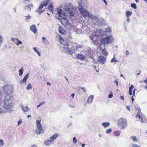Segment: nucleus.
I'll return each mask as SVG.
<instances>
[{
  "instance_id": "nucleus-62",
  "label": "nucleus",
  "mask_w": 147,
  "mask_h": 147,
  "mask_svg": "<svg viewBox=\"0 0 147 147\" xmlns=\"http://www.w3.org/2000/svg\"><path fill=\"white\" fill-rule=\"evenodd\" d=\"M36 53H37L38 54V56H40V55H40V53L39 52H38V51L37 52H36Z\"/></svg>"
},
{
  "instance_id": "nucleus-38",
  "label": "nucleus",
  "mask_w": 147,
  "mask_h": 147,
  "mask_svg": "<svg viewBox=\"0 0 147 147\" xmlns=\"http://www.w3.org/2000/svg\"><path fill=\"white\" fill-rule=\"evenodd\" d=\"M111 31V29L109 27L108 28H106V29H104L102 30L103 32H110Z\"/></svg>"
},
{
  "instance_id": "nucleus-9",
  "label": "nucleus",
  "mask_w": 147,
  "mask_h": 147,
  "mask_svg": "<svg viewBox=\"0 0 147 147\" xmlns=\"http://www.w3.org/2000/svg\"><path fill=\"white\" fill-rule=\"evenodd\" d=\"M97 61L101 64H104L106 61V57L102 55H100L98 57Z\"/></svg>"
},
{
  "instance_id": "nucleus-25",
  "label": "nucleus",
  "mask_w": 147,
  "mask_h": 147,
  "mask_svg": "<svg viewBox=\"0 0 147 147\" xmlns=\"http://www.w3.org/2000/svg\"><path fill=\"white\" fill-rule=\"evenodd\" d=\"M130 138L132 139L133 141L135 142H138L139 141V140L137 139L136 136H131L130 137Z\"/></svg>"
},
{
  "instance_id": "nucleus-42",
  "label": "nucleus",
  "mask_w": 147,
  "mask_h": 147,
  "mask_svg": "<svg viewBox=\"0 0 147 147\" xmlns=\"http://www.w3.org/2000/svg\"><path fill=\"white\" fill-rule=\"evenodd\" d=\"M132 147H141L140 146L136 144H132L131 145Z\"/></svg>"
},
{
  "instance_id": "nucleus-29",
  "label": "nucleus",
  "mask_w": 147,
  "mask_h": 147,
  "mask_svg": "<svg viewBox=\"0 0 147 147\" xmlns=\"http://www.w3.org/2000/svg\"><path fill=\"white\" fill-rule=\"evenodd\" d=\"M132 14V13L129 10L126 11V16L127 17H130Z\"/></svg>"
},
{
  "instance_id": "nucleus-24",
  "label": "nucleus",
  "mask_w": 147,
  "mask_h": 147,
  "mask_svg": "<svg viewBox=\"0 0 147 147\" xmlns=\"http://www.w3.org/2000/svg\"><path fill=\"white\" fill-rule=\"evenodd\" d=\"M44 6V5L43 4V2H41L39 6V8L36 10V11L38 12L40 11L42 9Z\"/></svg>"
},
{
  "instance_id": "nucleus-1",
  "label": "nucleus",
  "mask_w": 147,
  "mask_h": 147,
  "mask_svg": "<svg viewBox=\"0 0 147 147\" xmlns=\"http://www.w3.org/2000/svg\"><path fill=\"white\" fill-rule=\"evenodd\" d=\"M57 13L55 16L56 18L60 20L61 24L64 25L63 23H65V25L67 24L68 21L66 20L67 15L61 9L58 8L57 9Z\"/></svg>"
},
{
  "instance_id": "nucleus-50",
  "label": "nucleus",
  "mask_w": 147,
  "mask_h": 147,
  "mask_svg": "<svg viewBox=\"0 0 147 147\" xmlns=\"http://www.w3.org/2000/svg\"><path fill=\"white\" fill-rule=\"evenodd\" d=\"M113 97V94H110L109 95V98H112Z\"/></svg>"
},
{
  "instance_id": "nucleus-52",
  "label": "nucleus",
  "mask_w": 147,
  "mask_h": 147,
  "mask_svg": "<svg viewBox=\"0 0 147 147\" xmlns=\"http://www.w3.org/2000/svg\"><path fill=\"white\" fill-rule=\"evenodd\" d=\"M80 88L82 89L83 91L84 92H86V90L85 89V88L84 87H79Z\"/></svg>"
},
{
  "instance_id": "nucleus-41",
  "label": "nucleus",
  "mask_w": 147,
  "mask_h": 147,
  "mask_svg": "<svg viewBox=\"0 0 147 147\" xmlns=\"http://www.w3.org/2000/svg\"><path fill=\"white\" fill-rule=\"evenodd\" d=\"M32 88V86L31 84H28V86L26 87V89L27 90H29L30 89H31Z\"/></svg>"
},
{
  "instance_id": "nucleus-40",
  "label": "nucleus",
  "mask_w": 147,
  "mask_h": 147,
  "mask_svg": "<svg viewBox=\"0 0 147 147\" xmlns=\"http://www.w3.org/2000/svg\"><path fill=\"white\" fill-rule=\"evenodd\" d=\"M131 7L135 9H136L137 8L136 5L135 3H131Z\"/></svg>"
},
{
  "instance_id": "nucleus-30",
  "label": "nucleus",
  "mask_w": 147,
  "mask_h": 147,
  "mask_svg": "<svg viewBox=\"0 0 147 147\" xmlns=\"http://www.w3.org/2000/svg\"><path fill=\"white\" fill-rule=\"evenodd\" d=\"M64 9L66 11L67 13L71 11L69 7H67V6L65 5L64 6Z\"/></svg>"
},
{
  "instance_id": "nucleus-10",
  "label": "nucleus",
  "mask_w": 147,
  "mask_h": 147,
  "mask_svg": "<svg viewBox=\"0 0 147 147\" xmlns=\"http://www.w3.org/2000/svg\"><path fill=\"white\" fill-rule=\"evenodd\" d=\"M89 35L90 37V38L91 40H93V38L94 37L96 36L97 37L98 36V34L97 33V32H94V31L93 32H90L89 33Z\"/></svg>"
},
{
  "instance_id": "nucleus-48",
  "label": "nucleus",
  "mask_w": 147,
  "mask_h": 147,
  "mask_svg": "<svg viewBox=\"0 0 147 147\" xmlns=\"http://www.w3.org/2000/svg\"><path fill=\"white\" fill-rule=\"evenodd\" d=\"M22 123V120L21 119L19 121H18V125H19L20 124H21Z\"/></svg>"
},
{
  "instance_id": "nucleus-35",
  "label": "nucleus",
  "mask_w": 147,
  "mask_h": 147,
  "mask_svg": "<svg viewBox=\"0 0 147 147\" xmlns=\"http://www.w3.org/2000/svg\"><path fill=\"white\" fill-rule=\"evenodd\" d=\"M23 69L21 68L19 71V75L20 76H21L23 73Z\"/></svg>"
},
{
  "instance_id": "nucleus-44",
  "label": "nucleus",
  "mask_w": 147,
  "mask_h": 147,
  "mask_svg": "<svg viewBox=\"0 0 147 147\" xmlns=\"http://www.w3.org/2000/svg\"><path fill=\"white\" fill-rule=\"evenodd\" d=\"M117 60H116L115 58V57H114L113 58H112L111 60V62H117Z\"/></svg>"
},
{
  "instance_id": "nucleus-8",
  "label": "nucleus",
  "mask_w": 147,
  "mask_h": 147,
  "mask_svg": "<svg viewBox=\"0 0 147 147\" xmlns=\"http://www.w3.org/2000/svg\"><path fill=\"white\" fill-rule=\"evenodd\" d=\"M78 3L79 9L84 8L87 6V2L85 0H80Z\"/></svg>"
},
{
  "instance_id": "nucleus-51",
  "label": "nucleus",
  "mask_w": 147,
  "mask_h": 147,
  "mask_svg": "<svg viewBox=\"0 0 147 147\" xmlns=\"http://www.w3.org/2000/svg\"><path fill=\"white\" fill-rule=\"evenodd\" d=\"M129 94L130 95H132V90L129 89Z\"/></svg>"
},
{
  "instance_id": "nucleus-31",
  "label": "nucleus",
  "mask_w": 147,
  "mask_h": 147,
  "mask_svg": "<svg viewBox=\"0 0 147 147\" xmlns=\"http://www.w3.org/2000/svg\"><path fill=\"white\" fill-rule=\"evenodd\" d=\"M63 51L67 53H68V51H69L68 48L67 47H64L62 48Z\"/></svg>"
},
{
  "instance_id": "nucleus-7",
  "label": "nucleus",
  "mask_w": 147,
  "mask_h": 147,
  "mask_svg": "<svg viewBox=\"0 0 147 147\" xmlns=\"http://www.w3.org/2000/svg\"><path fill=\"white\" fill-rule=\"evenodd\" d=\"M81 15L85 18H88L89 13L84 8L79 9Z\"/></svg>"
},
{
  "instance_id": "nucleus-54",
  "label": "nucleus",
  "mask_w": 147,
  "mask_h": 147,
  "mask_svg": "<svg viewBox=\"0 0 147 147\" xmlns=\"http://www.w3.org/2000/svg\"><path fill=\"white\" fill-rule=\"evenodd\" d=\"M134 88V86L133 85H132L129 88V89L132 90Z\"/></svg>"
},
{
  "instance_id": "nucleus-36",
  "label": "nucleus",
  "mask_w": 147,
  "mask_h": 147,
  "mask_svg": "<svg viewBox=\"0 0 147 147\" xmlns=\"http://www.w3.org/2000/svg\"><path fill=\"white\" fill-rule=\"evenodd\" d=\"M75 52V50L74 49H71V50H69L68 51V53L70 55H72V54Z\"/></svg>"
},
{
  "instance_id": "nucleus-43",
  "label": "nucleus",
  "mask_w": 147,
  "mask_h": 147,
  "mask_svg": "<svg viewBox=\"0 0 147 147\" xmlns=\"http://www.w3.org/2000/svg\"><path fill=\"white\" fill-rule=\"evenodd\" d=\"M25 17V20H28L30 19L31 18V16L30 15L26 16Z\"/></svg>"
},
{
  "instance_id": "nucleus-5",
  "label": "nucleus",
  "mask_w": 147,
  "mask_h": 147,
  "mask_svg": "<svg viewBox=\"0 0 147 147\" xmlns=\"http://www.w3.org/2000/svg\"><path fill=\"white\" fill-rule=\"evenodd\" d=\"M118 125L119 127L122 129H125L127 125L126 120L124 118H120L118 121Z\"/></svg>"
},
{
  "instance_id": "nucleus-18",
  "label": "nucleus",
  "mask_w": 147,
  "mask_h": 147,
  "mask_svg": "<svg viewBox=\"0 0 147 147\" xmlns=\"http://www.w3.org/2000/svg\"><path fill=\"white\" fill-rule=\"evenodd\" d=\"M58 136V134H54L50 138V139L51 140V141H52L53 142L57 138Z\"/></svg>"
},
{
  "instance_id": "nucleus-20",
  "label": "nucleus",
  "mask_w": 147,
  "mask_h": 147,
  "mask_svg": "<svg viewBox=\"0 0 147 147\" xmlns=\"http://www.w3.org/2000/svg\"><path fill=\"white\" fill-rule=\"evenodd\" d=\"M53 143V142L50 140H48L46 141H45L44 142V143L45 145L49 146L51 144H52Z\"/></svg>"
},
{
  "instance_id": "nucleus-27",
  "label": "nucleus",
  "mask_w": 147,
  "mask_h": 147,
  "mask_svg": "<svg viewBox=\"0 0 147 147\" xmlns=\"http://www.w3.org/2000/svg\"><path fill=\"white\" fill-rule=\"evenodd\" d=\"M101 124L105 128L108 127L110 125V123L109 122H104L102 123Z\"/></svg>"
},
{
  "instance_id": "nucleus-16",
  "label": "nucleus",
  "mask_w": 147,
  "mask_h": 147,
  "mask_svg": "<svg viewBox=\"0 0 147 147\" xmlns=\"http://www.w3.org/2000/svg\"><path fill=\"white\" fill-rule=\"evenodd\" d=\"M20 107L22 110L24 112H28L29 110V109L27 106H24L22 105H21Z\"/></svg>"
},
{
  "instance_id": "nucleus-55",
  "label": "nucleus",
  "mask_w": 147,
  "mask_h": 147,
  "mask_svg": "<svg viewBox=\"0 0 147 147\" xmlns=\"http://www.w3.org/2000/svg\"><path fill=\"white\" fill-rule=\"evenodd\" d=\"M136 90V89H135L133 90V96H134L135 95V92Z\"/></svg>"
},
{
  "instance_id": "nucleus-60",
  "label": "nucleus",
  "mask_w": 147,
  "mask_h": 147,
  "mask_svg": "<svg viewBox=\"0 0 147 147\" xmlns=\"http://www.w3.org/2000/svg\"><path fill=\"white\" fill-rule=\"evenodd\" d=\"M120 98L121 99V100H124V97L123 96H121L120 97Z\"/></svg>"
},
{
  "instance_id": "nucleus-26",
  "label": "nucleus",
  "mask_w": 147,
  "mask_h": 147,
  "mask_svg": "<svg viewBox=\"0 0 147 147\" xmlns=\"http://www.w3.org/2000/svg\"><path fill=\"white\" fill-rule=\"evenodd\" d=\"M42 40L43 42L45 45L48 44H49V41L45 37H43L42 38Z\"/></svg>"
},
{
  "instance_id": "nucleus-56",
  "label": "nucleus",
  "mask_w": 147,
  "mask_h": 147,
  "mask_svg": "<svg viewBox=\"0 0 147 147\" xmlns=\"http://www.w3.org/2000/svg\"><path fill=\"white\" fill-rule=\"evenodd\" d=\"M93 61H92V62L93 63H97L96 62V60H95L93 59Z\"/></svg>"
},
{
  "instance_id": "nucleus-58",
  "label": "nucleus",
  "mask_w": 147,
  "mask_h": 147,
  "mask_svg": "<svg viewBox=\"0 0 147 147\" xmlns=\"http://www.w3.org/2000/svg\"><path fill=\"white\" fill-rule=\"evenodd\" d=\"M115 82L116 83V85L117 86H118V81L117 80H116L115 81Z\"/></svg>"
},
{
  "instance_id": "nucleus-34",
  "label": "nucleus",
  "mask_w": 147,
  "mask_h": 147,
  "mask_svg": "<svg viewBox=\"0 0 147 147\" xmlns=\"http://www.w3.org/2000/svg\"><path fill=\"white\" fill-rule=\"evenodd\" d=\"M67 13L69 14V16L70 18H71L74 16V13L73 11H69V12H68Z\"/></svg>"
},
{
  "instance_id": "nucleus-19",
  "label": "nucleus",
  "mask_w": 147,
  "mask_h": 147,
  "mask_svg": "<svg viewBox=\"0 0 147 147\" xmlns=\"http://www.w3.org/2000/svg\"><path fill=\"white\" fill-rule=\"evenodd\" d=\"M94 98V96L92 95H90L87 100V102L88 103H91L92 102Z\"/></svg>"
},
{
  "instance_id": "nucleus-21",
  "label": "nucleus",
  "mask_w": 147,
  "mask_h": 147,
  "mask_svg": "<svg viewBox=\"0 0 147 147\" xmlns=\"http://www.w3.org/2000/svg\"><path fill=\"white\" fill-rule=\"evenodd\" d=\"M98 22H97V24L98 25V26H100L103 24L105 20H103V19L102 18H100V19H98Z\"/></svg>"
},
{
  "instance_id": "nucleus-61",
  "label": "nucleus",
  "mask_w": 147,
  "mask_h": 147,
  "mask_svg": "<svg viewBox=\"0 0 147 147\" xmlns=\"http://www.w3.org/2000/svg\"><path fill=\"white\" fill-rule=\"evenodd\" d=\"M127 109L129 111H130V109L129 106H127Z\"/></svg>"
},
{
  "instance_id": "nucleus-49",
  "label": "nucleus",
  "mask_w": 147,
  "mask_h": 147,
  "mask_svg": "<svg viewBox=\"0 0 147 147\" xmlns=\"http://www.w3.org/2000/svg\"><path fill=\"white\" fill-rule=\"evenodd\" d=\"M0 143L1 144V145H4L3 141L2 139L0 140Z\"/></svg>"
},
{
  "instance_id": "nucleus-6",
  "label": "nucleus",
  "mask_w": 147,
  "mask_h": 147,
  "mask_svg": "<svg viewBox=\"0 0 147 147\" xmlns=\"http://www.w3.org/2000/svg\"><path fill=\"white\" fill-rule=\"evenodd\" d=\"M4 92L6 94H11L12 92L13 87L10 85H5L3 87Z\"/></svg>"
},
{
  "instance_id": "nucleus-12",
  "label": "nucleus",
  "mask_w": 147,
  "mask_h": 147,
  "mask_svg": "<svg viewBox=\"0 0 147 147\" xmlns=\"http://www.w3.org/2000/svg\"><path fill=\"white\" fill-rule=\"evenodd\" d=\"M12 41L14 42V43L17 45L18 46L22 43V42L20 41L18 38H11Z\"/></svg>"
},
{
  "instance_id": "nucleus-17",
  "label": "nucleus",
  "mask_w": 147,
  "mask_h": 147,
  "mask_svg": "<svg viewBox=\"0 0 147 147\" xmlns=\"http://www.w3.org/2000/svg\"><path fill=\"white\" fill-rule=\"evenodd\" d=\"M29 74H27L24 78L23 79L20 81L21 84H23L26 83V80L28 77Z\"/></svg>"
},
{
  "instance_id": "nucleus-64",
  "label": "nucleus",
  "mask_w": 147,
  "mask_h": 147,
  "mask_svg": "<svg viewBox=\"0 0 147 147\" xmlns=\"http://www.w3.org/2000/svg\"><path fill=\"white\" fill-rule=\"evenodd\" d=\"M144 82L146 83V84L147 85V80L146 79V80H145L144 81Z\"/></svg>"
},
{
  "instance_id": "nucleus-32",
  "label": "nucleus",
  "mask_w": 147,
  "mask_h": 147,
  "mask_svg": "<svg viewBox=\"0 0 147 147\" xmlns=\"http://www.w3.org/2000/svg\"><path fill=\"white\" fill-rule=\"evenodd\" d=\"M59 40L61 44H63L64 45L63 42L64 41L63 38L60 35H59Z\"/></svg>"
},
{
  "instance_id": "nucleus-46",
  "label": "nucleus",
  "mask_w": 147,
  "mask_h": 147,
  "mask_svg": "<svg viewBox=\"0 0 147 147\" xmlns=\"http://www.w3.org/2000/svg\"><path fill=\"white\" fill-rule=\"evenodd\" d=\"M6 111L4 109V110L3 111L0 108V114H2L4 113H7V112H5Z\"/></svg>"
},
{
  "instance_id": "nucleus-33",
  "label": "nucleus",
  "mask_w": 147,
  "mask_h": 147,
  "mask_svg": "<svg viewBox=\"0 0 147 147\" xmlns=\"http://www.w3.org/2000/svg\"><path fill=\"white\" fill-rule=\"evenodd\" d=\"M59 33L63 34H64L65 32V31L63 30L62 27H59Z\"/></svg>"
},
{
  "instance_id": "nucleus-63",
  "label": "nucleus",
  "mask_w": 147,
  "mask_h": 147,
  "mask_svg": "<svg viewBox=\"0 0 147 147\" xmlns=\"http://www.w3.org/2000/svg\"><path fill=\"white\" fill-rule=\"evenodd\" d=\"M85 144H81L82 147H85Z\"/></svg>"
},
{
  "instance_id": "nucleus-37",
  "label": "nucleus",
  "mask_w": 147,
  "mask_h": 147,
  "mask_svg": "<svg viewBox=\"0 0 147 147\" xmlns=\"http://www.w3.org/2000/svg\"><path fill=\"white\" fill-rule=\"evenodd\" d=\"M95 16H94L92 14H90L89 13V15H88V18H90L93 20V19L94 18Z\"/></svg>"
},
{
  "instance_id": "nucleus-53",
  "label": "nucleus",
  "mask_w": 147,
  "mask_h": 147,
  "mask_svg": "<svg viewBox=\"0 0 147 147\" xmlns=\"http://www.w3.org/2000/svg\"><path fill=\"white\" fill-rule=\"evenodd\" d=\"M33 50L36 53L38 51L36 47H34L33 48Z\"/></svg>"
},
{
  "instance_id": "nucleus-11",
  "label": "nucleus",
  "mask_w": 147,
  "mask_h": 147,
  "mask_svg": "<svg viewBox=\"0 0 147 147\" xmlns=\"http://www.w3.org/2000/svg\"><path fill=\"white\" fill-rule=\"evenodd\" d=\"M136 109H138V110L137 114L136 115V117L137 118V117H138L142 119L141 120V123H143L144 122L143 121V120L142 119V117H141L140 115L141 111H140V107H138L136 108Z\"/></svg>"
},
{
  "instance_id": "nucleus-22",
  "label": "nucleus",
  "mask_w": 147,
  "mask_h": 147,
  "mask_svg": "<svg viewBox=\"0 0 147 147\" xmlns=\"http://www.w3.org/2000/svg\"><path fill=\"white\" fill-rule=\"evenodd\" d=\"M33 5H28L25 6L24 7V10H26L28 9L29 11L31 10V7H33Z\"/></svg>"
},
{
  "instance_id": "nucleus-3",
  "label": "nucleus",
  "mask_w": 147,
  "mask_h": 147,
  "mask_svg": "<svg viewBox=\"0 0 147 147\" xmlns=\"http://www.w3.org/2000/svg\"><path fill=\"white\" fill-rule=\"evenodd\" d=\"M114 39L111 35H109L104 38H102L100 40V45L105 48V44H110L113 41Z\"/></svg>"
},
{
  "instance_id": "nucleus-4",
  "label": "nucleus",
  "mask_w": 147,
  "mask_h": 147,
  "mask_svg": "<svg viewBox=\"0 0 147 147\" xmlns=\"http://www.w3.org/2000/svg\"><path fill=\"white\" fill-rule=\"evenodd\" d=\"M41 120L40 119H37L36 121L37 127L36 129L34 131V133L37 134H40L44 133V131L42 129V126L40 123Z\"/></svg>"
},
{
  "instance_id": "nucleus-45",
  "label": "nucleus",
  "mask_w": 147,
  "mask_h": 147,
  "mask_svg": "<svg viewBox=\"0 0 147 147\" xmlns=\"http://www.w3.org/2000/svg\"><path fill=\"white\" fill-rule=\"evenodd\" d=\"M111 129H107L106 131V133L107 134L110 133L111 132Z\"/></svg>"
},
{
  "instance_id": "nucleus-59",
  "label": "nucleus",
  "mask_w": 147,
  "mask_h": 147,
  "mask_svg": "<svg viewBox=\"0 0 147 147\" xmlns=\"http://www.w3.org/2000/svg\"><path fill=\"white\" fill-rule=\"evenodd\" d=\"M74 95H75L74 94H73V93L72 94H71V97H72V98H73L74 97Z\"/></svg>"
},
{
  "instance_id": "nucleus-23",
  "label": "nucleus",
  "mask_w": 147,
  "mask_h": 147,
  "mask_svg": "<svg viewBox=\"0 0 147 147\" xmlns=\"http://www.w3.org/2000/svg\"><path fill=\"white\" fill-rule=\"evenodd\" d=\"M49 9L51 11L52 13L53 12L54 8H53V4L52 3H51L48 7Z\"/></svg>"
},
{
  "instance_id": "nucleus-57",
  "label": "nucleus",
  "mask_w": 147,
  "mask_h": 147,
  "mask_svg": "<svg viewBox=\"0 0 147 147\" xmlns=\"http://www.w3.org/2000/svg\"><path fill=\"white\" fill-rule=\"evenodd\" d=\"M125 54L127 55H129V52L128 51H126Z\"/></svg>"
},
{
  "instance_id": "nucleus-28",
  "label": "nucleus",
  "mask_w": 147,
  "mask_h": 147,
  "mask_svg": "<svg viewBox=\"0 0 147 147\" xmlns=\"http://www.w3.org/2000/svg\"><path fill=\"white\" fill-rule=\"evenodd\" d=\"M50 0H45L44 1H42L43 2V4L44 5V6L46 7L47 5L49 3Z\"/></svg>"
},
{
  "instance_id": "nucleus-15",
  "label": "nucleus",
  "mask_w": 147,
  "mask_h": 147,
  "mask_svg": "<svg viewBox=\"0 0 147 147\" xmlns=\"http://www.w3.org/2000/svg\"><path fill=\"white\" fill-rule=\"evenodd\" d=\"M76 58L81 60H84L85 59L86 57L85 56L82 54H78L76 55Z\"/></svg>"
},
{
  "instance_id": "nucleus-39",
  "label": "nucleus",
  "mask_w": 147,
  "mask_h": 147,
  "mask_svg": "<svg viewBox=\"0 0 147 147\" xmlns=\"http://www.w3.org/2000/svg\"><path fill=\"white\" fill-rule=\"evenodd\" d=\"M93 21H94L95 22V23L97 24V22H98V19L97 18L96 16H95L94 18L93 19Z\"/></svg>"
},
{
  "instance_id": "nucleus-47",
  "label": "nucleus",
  "mask_w": 147,
  "mask_h": 147,
  "mask_svg": "<svg viewBox=\"0 0 147 147\" xmlns=\"http://www.w3.org/2000/svg\"><path fill=\"white\" fill-rule=\"evenodd\" d=\"M73 141L74 143H76L77 142V140L75 137H74L73 139Z\"/></svg>"
},
{
  "instance_id": "nucleus-13",
  "label": "nucleus",
  "mask_w": 147,
  "mask_h": 147,
  "mask_svg": "<svg viewBox=\"0 0 147 147\" xmlns=\"http://www.w3.org/2000/svg\"><path fill=\"white\" fill-rule=\"evenodd\" d=\"M99 49L100 50L102 51L101 54L102 55H108V53L105 50V47L104 48L103 47V46H101V45H100Z\"/></svg>"
},
{
  "instance_id": "nucleus-2",
  "label": "nucleus",
  "mask_w": 147,
  "mask_h": 147,
  "mask_svg": "<svg viewBox=\"0 0 147 147\" xmlns=\"http://www.w3.org/2000/svg\"><path fill=\"white\" fill-rule=\"evenodd\" d=\"M12 100L9 96L7 95L6 96L4 101L3 105L6 111L5 112H7L8 113H11L12 112Z\"/></svg>"
},
{
  "instance_id": "nucleus-14",
  "label": "nucleus",
  "mask_w": 147,
  "mask_h": 147,
  "mask_svg": "<svg viewBox=\"0 0 147 147\" xmlns=\"http://www.w3.org/2000/svg\"><path fill=\"white\" fill-rule=\"evenodd\" d=\"M30 30L32 31L34 34H36L37 32L36 26L35 24H33L30 27Z\"/></svg>"
}]
</instances>
